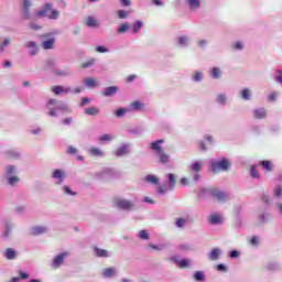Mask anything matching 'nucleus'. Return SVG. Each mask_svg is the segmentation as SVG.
Segmentation results:
<instances>
[{
    "label": "nucleus",
    "instance_id": "ea45409f",
    "mask_svg": "<svg viewBox=\"0 0 282 282\" xmlns=\"http://www.w3.org/2000/svg\"><path fill=\"white\" fill-rule=\"evenodd\" d=\"M250 175H251V177L257 178V177H259V171H257V169L254 166H251Z\"/></svg>",
    "mask_w": 282,
    "mask_h": 282
},
{
    "label": "nucleus",
    "instance_id": "49530a36",
    "mask_svg": "<svg viewBox=\"0 0 282 282\" xmlns=\"http://www.w3.org/2000/svg\"><path fill=\"white\" fill-rule=\"evenodd\" d=\"M216 270H218V272H228V268L225 267L224 264H218L216 267Z\"/></svg>",
    "mask_w": 282,
    "mask_h": 282
},
{
    "label": "nucleus",
    "instance_id": "ddd939ff",
    "mask_svg": "<svg viewBox=\"0 0 282 282\" xmlns=\"http://www.w3.org/2000/svg\"><path fill=\"white\" fill-rule=\"evenodd\" d=\"M45 232H47V228H46V227H43V226H36V227H33V228L31 229V235H34V236H36V235H43V234H45Z\"/></svg>",
    "mask_w": 282,
    "mask_h": 282
},
{
    "label": "nucleus",
    "instance_id": "5701e85b",
    "mask_svg": "<svg viewBox=\"0 0 282 282\" xmlns=\"http://www.w3.org/2000/svg\"><path fill=\"white\" fill-rule=\"evenodd\" d=\"M84 83L87 85V87H98V83L91 77L85 78Z\"/></svg>",
    "mask_w": 282,
    "mask_h": 282
},
{
    "label": "nucleus",
    "instance_id": "c756f323",
    "mask_svg": "<svg viewBox=\"0 0 282 282\" xmlns=\"http://www.w3.org/2000/svg\"><path fill=\"white\" fill-rule=\"evenodd\" d=\"M159 155V161L161 162V164H167L169 162V154L162 152Z\"/></svg>",
    "mask_w": 282,
    "mask_h": 282
},
{
    "label": "nucleus",
    "instance_id": "9b49d317",
    "mask_svg": "<svg viewBox=\"0 0 282 282\" xmlns=\"http://www.w3.org/2000/svg\"><path fill=\"white\" fill-rule=\"evenodd\" d=\"M253 116L257 120H263L268 116V111L264 108L256 109Z\"/></svg>",
    "mask_w": 282,
    "mask_h": 282
},
{
    "label": "nucleus",
    "instance_id": "5fc2aeb1",
    "mask_svg": "<svg viewBox=\"0 0 282 282\" xmlns=\"http://www.w3.org/2000/svg\"><path fill=\"white\" fill-rule=\"evenodd\" d=\"M64 192L66 193V195L76 196V192H72V189L68 186L64 187Z\"/></svg>",
    "mask_w": 282,
    "mask_h": 282
},
{
    "label": "nucleus",
    "instance_id": "c85d7f7f",
    "mask_svg": "<svg viewBox=\"0 0 282 282\" xmlns=\"http://www.w3.org/2000/svg\"><path fill=\"white\" fill-rule=\"evenodd\" d=\"M178 268L184 269V268H188V265H191V260L188 259H182L177 262Z\"/></svg>",
    "mask_w": 282,
    "mask_h": 282
},
{
    "label": "nucleus",
    "instance_id": "4468645a",
    "mask_svg": "<svg viewBox=\"0 0 282 282\" xmlns=\"http://www.w3.org/2000/svg\"><path fill=\"white\" fill-rule=\"evenodd\" d=\"M52 177H53L54 180H58V184H63V180H64V177H65V173H63V171H61V170H55V171L53 172Z\"/></svg>",
    "mask_w": 282,
    "mask_h": 282
},
{
    "label": "nucleus",
    "instance_id": "864d4df0",
    "mask_svg": "<svg viewBox=\"0 0 282 282\" xmlns=\"http://www.w3.org/2000/svg\"><path fill=\"white\" fill-rule=\"evenodd\" d=\"M250 243H251V246H259V238H257V236H253L250 239Z\"/></svg>",
    "mask_w": 282,
    "mask_h": 282
},
{
    "label": "nucleus",
    "instance_id": "69168bd1",
    "mask_svg": "<svg viewBox=\"0 0 282 282\" xmlns=\"http://www.w3.org/2000/svg\"><path fill=\"white\" fill-rule=\"evenodd\" d=\"M156 193H159L160 195H164L166 193V189H164V187H162V186H159L156 188Z\"/></svg>",
    "mask_w": 282,
    "mask_h": 282
},
{
    "label": "nucleus",
    "instance_id": "6e6552de",
    "mask_svg": "<svg viewBox=\"0 0 282 282\" xmlns=\"http://www.w3.org/2000/svg\"><path fill=\"white\" fill-rule=\"evenodd\" d=\"M69 256V252L65 251L63 253H59L55 257L54 261H53V268H59L63 263V261H65V258Z\"/></svg>",
    "mask_w": 282,
    "mask_h": 282
},
{
    "label": "nucleus",
    "instance_id": "aec40b11",
    "mask_svg": "<svg viewBox=\"0 0 282 282\" xmlns=\"http://www.w3.org/2000/svg\"><path fill=\"white\" fill-rule=\"evenodd\" d=\"M167 180H169L170 188L173 191V188H175V184H177L175 174H173V173L167 174Z\"/></svg>",
    "mask_w": 282,
    "mask_h": 282
},
{
    "label": "nucleus",
    "instance_id": "2f4dec72",
    "mask_svg": "<svg viewBox=\"0 0 282 282\" xmlns=\"http://www.w3.org/2000/svg\"><path fill=\"white\" fill-rule=\"evenodd\" d=\"M140 30H142V21H135L132 32L134 34H138V32H140Z\"/></svg>",
    "mask_w": 282,
    "mask_h": 282
},
{
    "label": "nucleus",
    "instance_id": "6ab92c4d",
    "mask_svg": "<svg viewBox=\"0 0 282 282\" xmlns=\"http://www.w3.org/2000/svg\"><path fill=\"white\" fill-rule=\"evenodd\" d=\"M95 252H96V257H100V258L109 257V252L107 250L100 249L98 247H95Z\"/></svg>",
    "mask_w": 282,
    "mask_h": 282
},
{
    "label": "nucleus",
    "instance_id": "09e8293b",
    "mask_svg": "<svg viewBox=\"0 0 282 282\" xmlns=\"http://www.w3.org/2000/svg\"><path fill=\"white\" fill-rule=\"evenodd\" d=\"M274 195H275V197H281V195H282V187L281 186L275 187Z\"/></svg>",
    "mask_w": 282,
    "mask_h": 282
},
{
    "label": "nucleus",
    "instance_id": "4d7b16f0",
    "mask_svg": "<svg viewBox=\"0 0 282 282\" xmlns=\"http://www.w3.org/2000/svg\"><path fill=\"white\" fill-rule=\"evenodd\" d=\"M229 257L231 259H237V257H239V251H237V250L230 251Z\"/></svg>",
    "mask_w": 282,
    "mask_h": 282
},
{
    "label": "nucleus",
    "instance_id": "f8f14e48",
    "mask_svg": "<svg viewBox=\"0 0 282 282\" xmlns=\"http://www.w3.org/2000/svg\"><path fill=\"white\" fill-rule=\"evenodd\" d=\"M4 257H6V259H8V261H12V260L17 259V250H14L12 248L6 249Z\"/></svg>",
    "mask_w": 282,
    "mask_h": 282
},
{
    "label": "nucleus",
    "instance_id": "8fccbe9b",
    "mask_svg": "<svg viewBox=\"0 0 282 282\" xmlns=\"http://www.w3.org/2000/svg\"><path fill=\"white\" fill-rule=\"evenodd\" d=\"M124 113H127V110L126 109H118L117 110V118H122V116H124Z\"/></svg>",
    "mask_w": 282,
    "mask_h": 282
},
{
    "label": "nucleus",
    "instance_id": "7ed1b4c3",
    "mask_svg": "<svg viewBox=\"0 0 282 282\" xmlns=\"http://www.w3.org/2000/svg\"><path fill=\"white\" fill-rule=\"evenodd\" d=\"M115 206L119 208V210H131L133 208V203L128 199L115 198Z\"/></svg>",
    "mask_w": 282,
    "mask_h": 282
},
{
    "label": "nucleus",
    "instance_id": "e433bc0d",
    "mask_svg": "<svg viewBox=\"0 0 282 282\" xmlns=\"http://www.w3.org/2000/svg\"><path fill=\"white\" fill-rule=\"evenodd\" d=\"M145 182H149L150 184H158L159 180L153 175L145 176Z\"/></svg>",
    "mask_w": 282,
    "mask_h": 282
},
{
    "label": "nucleus",
    "instance_id": "79ce46f5",
    "mask_svg": "<svg viewBox=\"0 0 282 282\" xmlns=\"http://www.w3.org/2000/svg\"><path fill=\"white\" fill-rule=\"evenodd\" d=\"M184 224H186V221L184 220V218H177V219H176V226H177V228H184Z\"/></svg>",
    "mask_w": 282,
    "mask_h": 282
},
{
    "label": "nucleus",
    "instance_id": "7c9ffc66",
    "mask_svg": "<svg viewBox=\"0 0 282 282\" xmlns=\"http://www.w3.org/2000/svg\"><path fill=\"white\" fill-rule=\"evenodd\" d=\"M90 155H94L95 158H102V151L98 148H91Z\"/></svg>",
    "mask_w": 282,
    "mask_h": 282
},
{
    "label": "nucleus",
    "instance_id": "13d9d810",
    "mask_svg": "<svg viewBox=\"0 0 282 282\" xmlns=\"http://www.w3.org/2000/svg\"><path fill=\"white\" fill-rule=\"evenodd\" d=\"M52 105H56V99H50V100L46 102L47 109H51Z\"/></svg>",
    "mask_w": 282,
    "mask_h": 282
},
{
    "label": "nucleus",
    "instance_id": "37998d69",
    "mask_svg": "<svg viewBox=\"0 0 282 282\" xmlns=\"http://www.w3.org/2000/svg\"><path fill=\"white\" fill-rule=\"evenodd\" d=\"M99 140H100L101 142H111V135H109V134H104V135H101V137L99 138Z\"/></svg>",
    "mask_w": 282,
    "mask_h": 282
},
{
    "label": "nucleus",
    "instance_id": "1a4fd4ad",
    "mask_svg": "<svg viewBox=\"0 0 282 282\" xmlns=\"http://www.w3.org/2000/svg\"><path fill=\"white\" fill-rule=\"evenodd\" d=\"M118 94V86H110L104 89L101 96L109 98L111 96H116Z\"/></svg>",
    "mask_w": 282,
    "mask_h": 282
},
{
    "label": "nucleus",
    "instance_id": "f704fd0d",
    "mask_svg": "<svg viewBox=\"0 0 282 282\" xmlns=\"http://www.w3.org/2000/svg\"><path fill=\"white\" fill-rule=\"evenodd\" d=\"M129 24L128 23H123V24H121V25H119V28H118V33L119 34H124V32H127V30H129Z\"/></svg>",
    "mask_w": 282,
    "mask_h": 282
},
{
    "label": "nucleus",
    "instance_id": "0eeeda50",
    "mask_svg": "<svg viewBox=\"0 0 282 282\" xmlns=\"http://www.w3.org/2000/svg\"><path fill=\"white\" fill-rule=\"evenodd\" d=\"M210 195L214 199H217V202H226V199H228V195L219 189H212Z\"/></svg>",
    "mask_w": 282,
    "mask_h": 282
},
{
    "label": "nucleus",
    "instance_id": "cd10ccee",
    "mask_svg": "<svg viewBox=\"0 0 282 282\" xmlns=\"http://www.w3.org/2000/svg\"><path fill=\"white\" fill-rule=\"evenodd\" d=\"M260 166H262L263 169H265V171H272L273 166H272V162L271 161H262L260 162Z\"/></svg>",
    "mask_w": 282,
    "mask_h": 282
},
{
    "label": "nucleus",
    "instance_id": "9d476101",
    "mask_svg": "<svg viewBox=\"0 0 282 282\" xmlns=\"http://www.w3.org/2000/svg\"><path fill=\"white\" fill-rule=\"evenodd\" d=\"M53 94H55V96H59V94H69L72 91V89L69 88H65L63 86H54L52 88Z\"/></svg>",
    "mask_w": 282,
    "mask_h": 282
},
{
    "label": "nucleus",
    "instance_id": "c9c22d12",
    "mask_svg": "<svg viewBox=\"0 0 282 282\" xmlns=\"http://www.w3.org/2000/svg\"><path fill=\"white\" fill-rule=\"evenodd\" d=\"M241 98L243 100H250V90L248 88L242 89L241 91Z\"/></svg>",
    "mask_w": 282,
    "mask_h": 282
},
{
    "label": "nucleus",
    "instance_id": "20e7f679",
    "mask_svg": "<svg viewBox=\"0 0 282 282\" xmlns=\"http://www.w3.org/2000/svg\"><path fill=\"white\" fill-rule=\"evenodd\" d=\"M7 175H8V178H7L8 184L10 186H17V182H19V178H18V176H12V175H14V166L9 165L7 167Z\"/></svg>",
    "mask_w": 282,
    "mask_h": 282
},
{
    "label": "nucleus",
    "instance_id": "423d86ee",
    "mask_svg": "<svg viewBox=\"0 0 282 282\" xmlns=\"http://www.w3.org/2000/svg\"><path fill=\"white\" fill-rule=\"evenodd\" d=\"M30 8H32V2L30 0L22 1V17L23 19H30Z\"/></svg>",
    "mask_w": 282,
    "mask_h": 282
},
{
    "label": "nucleus",
    "instance_id": "f03ea898",
    "mask_svg": "<svg viewBox=\"0 0 282 282\" xmlns=\"http://www.w3.org/2000/svg\"><path fill=\"white\" fill-rule=\"evenodd\" d=\"M231 166L230 161L221 159L220 161H212L210 170L213 173H219V171H229Z\"/></svg>",
    "mask_w": 282,
    "mask_h": 282
},
{
    "label": "nucleus",
    "instance_id": "72a5a7b5",
    "mask_svg": "<svg viewBox=\"0 0 282 282\" xmlns=\"http://www.w3.org/2000/svg\"><path fill=\"white\" fill-rule=\"evenodd\" d=\"M94 63H96V59L91 58L87 62H84L82 65H80V68L82 69H87V67H91V65H94Z\"/></svg>",
    "mask_w": 282,
    "mask_h": 282
},
{
    "label": "nucleus",
    "instance_id": "412c9836",
    "mask_svg": "<svg viewBox=\"0 0 282 282\" xmlns=\"http://www.w3.org/2000/svg\"><path fill=\"white\" fill-rule=\"evenodd\" d=\"M209 224H221V216H219L218 214H212L209 216Z\"/></svg>",
    "mask_w": 282,
    "mask_h": 282
},
{
    "label": "nucleus",
    "instance_id": "c03bdc74",
    "mask_svg": "<svg viewBox=\"0 0 282 282\" xmlns=\"http://www.w3.org/2000/svg\"><path fill=\"white\" fill-rule=\"evenodd\" d=\"M212 75H213L214 78H219V76H220L219 68H213L212 69Z\"/></svg>",
    "mask_w": 282,
    "mask_h": 282
},
{
    "label": "nucleus",
    "instance_id": "4c0bfd02",
    "mask_svg": "<svg viewBox=\"0 0 282 282\" xmlns=\"http://www.w3.org/2000/svg\"><path fill=\"white\" fill-rule=\"evenodd\" d=\"M117 14L119 19H127L129 17V12L124 10H119Z\"/></svg>",
    "mask_w": 282,
    "mask_h": 282
},
{
    "label": "nucleus",
    "instance_id": "dca6fc26",
    "mask_svg": "<svg viewBox=\"0 0 282 282\" xmlns=\"http://www.w3.org/2000/svg\"><path fill=\"white\" fill-rule=\"evenodd\" d=\"M55 40L54 37H51L50 40H46L42 43L43 50H52L54 47Z\"/></svg>",
    "mask_w": 282,
    "mask_h": 282
},
{
    "label": "nucleus",
    "instance_id": "2eb2a0df",
    "mask_svg": "<svg viewBox=\"0 0 282 282\" xmlns=\"http://www.w3.org/2000/svg\"><path fill=\"white\" fill-rule=\"evenodd\" d=\"M219 254H221V250L218 248L213 249L209 253L210 261H217V259H219Z\"/></svg>",
    "mask_w": 282,
    "mask_h": 282
},
{
    "label": "nucleus",
    "instance_id": "3c124183",
    "mask_svg": "<svg viewBox=\"0 0 282 282\" xmlns=\"http://www.w3.org/2000/svg\"><path fill=\"white\" fill-rule=\"evenodd\" d=\"M63 124L69 126L72 122H74V119L72 117L63 119Z\"/></svg>",
    "mask_w": 282,
    "mask_h": 282
},
{
    "label": "nucleus",
    "instance_id": "a18cd8bd",
    "mask_svg": "<svg viewBox=\"0 0 282 282\" xmlns=\"http://www.w3.org/2000/svg\"><path fill=\"white\" fill-rule=\"evenodd\" d=\"M202 78H203L202 72H196L194 74V80H196V83H199V80H202Z\"/></svg>",
    "mask_w": 282,
    "mask_h": 282
},
{
    "label": "nucleus",
    "instance_id": "b1692460",
    "mask_svg": "<svg viewBox=\"0 0 282 282\" xmlns=\"http://www.w3.org/2000/svg\"><path fill=\"white\" fill-rule=\"evenodd\" d=\"M191 171H193V173H199V171H202V162H199V161L194 162L191 165Z\"/></svg>",
    "mask_w": 282,
    "mask_h": 282
},
{
    "label": "nucleus",
    "instance_id": "052dcab7",
    "mask_svg": "<svg viewBox=\"0 0 282 282\" xmlns=\"http://www.w3.org/2000/svg\"><path fill=\"white\" fill-rule=\"evenodd\" d=\"M186 41H187L186 36L178 37L180 45H186Z\"/></svg>",
    "mask_w": 282,
    "mask_h": 282
},
{
    "label": "nucleus",
    "instance_id": "58836bf2",
    "mask_svg": "<svg viewBox=\"0 0 282 282\" xmlns=\"http://www.w3.org/2000/svg\"><path fill=\"white\" fill-rule=\"evenodd\" d=\"M194 279H195V281H204V273L202 271H197L194 274Z\"/></svg>",
    "mask_w": 282,
    "mask_h": 282
},
{
    "label": "nucleus",
    "instance_id": "bf43d9fd",
    "mask_svg": "<svg viewBox=\"0 0 282 282\" xmlns=\"http://www.w3.org/2000/svg\"><path fill=\"white\" fill-rule=\"evenodd\" d=\"M234 48H235V50H243V44H241V42H236V43L234 44Z\"/></svg>",
    "mask_w": 282,
    "mask_h": 282
},
{
    "label": "nucleus",
    "instance_id": "473e14b6",
    "mask_svg": "<svg viewBox=\"0 0 282 282\" xmlns=\"http://www.w3.org/2000/svg\"><path fill=\"white\" fill-rule=\"evenodd\" d=\"M138 237L143 241H149V232L147 230L139 231Z\"/></svg>",
    "mask_w": 282,
    "mask_h": 282
},
{
    "label": "nucleus",
    "instance_id": "f257e3e1",
    "mask_svg": "<svg viewBox=\"0 0 282 282\" xmlns=\"http://www.w3.org/2000/svg\"><path fill=\"white\" fill-rule=\"evenodd\" d=\"M35 17H36V19H43V18L47 17V19L56 21V19H58V17H61V12H58V10H56V9H53L52 2H46L44 4V7L42 8V10H40L35 13Z\"/></svg>",
    "mask_w": 282,
    "mask_h": 282
},
{
    "label": "nucleus",
    "instance_id": "6e6d98bb",
    "mask_svg": "<svg viewBox=\"0 0 282 282\" xmlns=\"http://www.w3.org/2000/svg\"><path fill=\"white\" fill-rule=\"evenodd\" d=\"M217 102H220V105H224L226 102V97L224 95H218Z\"/></svg>",
    "mask_w": 282,
    "mask_h": 282
},
{
    "label": "nucleus",
    "instance_id": "bb28decb",
    "mask_svg": "<svg viewBox=\"0 0 282 282\" xmlns=\"http://www.w3.org/2000/svg\"><path fill=\"white\" fill-rule=\"evenodd\" d=\"M115 274H116V270L113 268H108L104 270V276H106V279H109Z\"/></svg>",
    "mask_w": 282,
    "mask_h": 282
},
{
    "label": "nucleus",
    "instance_id": "39448f33",
    "mask_svg": "<svg viewBox=\"0 0 282 282\" xmlns=\"http://www.w3.org/2000/svg\"><path fill=\"white\" fill-rule=\"evenodd\" d=\"M163 142H164L163 139H159L156 141L151 142L150 143L151 151H154L156 155H159L160 153H164V149H162Z\"/></svg>",
    "mask_w": 282,
    "mask_h": 282
},
{
    "label": "nucleus",
    "instance_id": "a211bd4d",
    "mask_svg": "<svg viewBox=\"0 0 282 282\" xmlns=\"http://www.w3.org/2000/svg\"><path fill=\"white\" fill-rule=\"evenodd\" d=\"M85 113L86 116H98V113H100V109L96 107H89L85 109Z\"/></svg>",
    "mask_w": 282,
    "mask_h": 282
},
{
    "label": "nucleus",
    "instance_id": "f3484780",
    "mask_svg": "<svg viewBox=\"0 0 282 282\" xmlns=\"http://www.w3.org/2000/svg\"><path fill=\"white\" fill-rule=\"evenodd\" d=\"M86 25H88V28H98V20L94 17H88L86 18Z\"/></svg>",
    "mask_w": 282,
    "mask_h": 282
},
{
    "label": "nucleus",
    "instance_id": "e2e57ef3",
    "mask_svg": "<svg viewBox=\"0 0 282 282\" xmlns=\"http://www.w3.org/2000/svg\"><path fill=\"white\" fill-rule=\"evenodd\" d=\"M120 3L123 4L126 8H129V6H131V0H120Z\"/></svg>",
    "mask_w": 282,
    "mask_h": 282
},
{
    "label": "nucleus",
    "instance_id": "de8ad7c7",
    "mask_svg": "<svg viewBox=\"0 0 282 282\" xmlns=\"http://www.w3.org/2000/svg\"><path fill=\"white\" fill-rule=\"evenodd\" d=\"M96 52H99V54H105L106 52H109V50H107L105 46H97Z\"/></svg>",
    "mask_w": 282,
    "mask_h": 282
},
{
    "label": "nucleus",
    "instance_id": "0e129e2a",
    "mask_svg": "<svg viewBox=\"0 0 282 282\" xmlns=\"http://www.w3.org/2000/svg\"><path fill=\"white\" fill-rule=\"evenodd\" d=\"M148 248H150L151 250H161V248L158 246V245H153V243H150L148 245Z\"/></svg>",
    "mask_w": 282,
    "mask_h": 282
},
{
    "label": "nucleus",
    "instance_id": "338daca9",
    "mask_svg": "<svg viewBox=\"0 0 282 282\" xmlns=\"http://www.w3.org/2000/svg\"><path fill=\"white\" fill-rule=\"evenodd\" d=\"M11 42H12V40H10V37L4 39L3 42H2V47H6L7 45H10Z\"/></svg>",
    "mask_w": 282,
    "mask_h": 282
},
{
    "label": "nucleus",
    "instance_id": "603ef678",
    "mask_svg": "<svg viewBox=\"0 0 282 282\" xmlns=\"http://www.w3.org/2000/svg\"><path fill=\"white\" fill-rule=\"evenodd\" d=\"M68 155H75V153H78V150L74 147H69L67 150Z\"/></svg>",
    "mask_w": 282,
    "mask_h": 282
},
{
    "label": "nucleus",
    "instance_id": "680f3d73",
    "mask_svg": "<svg viewBox=\"0 0 282 282\" xmlns=\"http://www.w3.org/2000/svg\"><path fill=\"white\" fill-rule=\"evenodd\" d=\"M26 47H30L31 50H36V48H37L35 42H29V43L26 44Z\"/></svg>",
    "mask_w": 282,
    "mask_h": 282
},
{
    "label": "nucleus",
    "instance_id": "4be33fe9",
    "mask_svg": "<svg viewBox=\"0 0 282 282\" xmlns=\"http://www.w3.org/2000/svg\"><path fill=\"white\" fill-rule=\"evenodd\" d=\"M186 2L188 3L191 10H197V8L202 6V2L199 0H186Z\"/></svg>",
    "mask_w": 282,
    "mask_h": 282
},
{
    "label": "nucleus",
    "instance_id": "774afa93",
    "mask_svg": "<svg viewBox=\"0 0 282 282\" xmlns=\"http://www.w3.org/2000/svg\"><path fill=\"white\" fill-rule=\"evenodd\" d=\"M181 184L183 185V186H186V184H188V178H186V177H183V178H181Z\"/></svg>",
    "mask_w": 282,
    "mask_h": 282
},
{
    "label": "nucleus",
    "instance_id": "a878e982",
    "mask_svg": "<svg viewBox=\"0 0 282 282\" xmlns=\"http://www.w3.org/2000/svg\"><path fill=\"white\" fill-rule=\"evenodd\" d=\"M143 107H144V104H142L141 101H133L131 104V109H133L134 111H141Z\"/></svg>",
    "mask_w": 282,
    "mask_h": 282
},
{
    "label": "nucleus",
    "instance_id": "a19ab883",
    "mask_svg": "<svg viewBox=\"0 0 282 282\" xmlns=\"http://www.w3.org/2000/svg\"><path fill=\"white\" fill-rule=\"evenodd\" d=\"M69 72L66 69L64 70H55V76H68Z\"/></svg>",
    "mask_w": 282,
    "mask_h": 282
},
{
    "label": "nucleus",
    "instance_id": "393cba45",
    "mask_svg": "<svg viewBox=\"0 0 282 282\" xmlns=\"http://www.w3.org/2000/svg\"><path fill=\"white\" fill-rule=\"evenodd\" d=\"M128 153L127 145H123L117 150L116 155L117 158H122V155H127Z\"/></svg>",
    "mask_w": 282,
    "mask_h": 282
}]
</instances>
